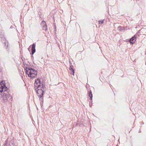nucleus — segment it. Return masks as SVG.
<instances>
[{"label":"nucleus","mask_w":146,"mask_h":146,"mask_svg":"<svg viewBox=\"0 0 146 146\" xmlns=\"http://www.w3.org/2000/svg\"><path fill=\"white\" fill-rule=\"evenodd\" d=\"M34 86L35 90L38 89L36 91L37 94L38 96L40 98V100L42 101L45 85L43 84V82L41 81L39 79L37 78L35 80Z\"/></svg>","instance_id":"1"},{"label":"nucleus","mask_w":146,"mask_h":146,"mask_svg":"<svg viewBox=\"0 0 146 146\" xmlns=\"http://www.w3.org/2000/svg\"><path fill=\"white\" fill-rule=\"evenodd\" d=\"M5 83L3 81H2L0 85V92H4L2 93V97L4 101H7L11 102L12 101V98L11 96L7 92H5V91H6L8 89L7 87L6 86Z\"/></svg>","instance_id":"2"},{"label":"nucleus","mask_w":146,"mask_h":146,"mask_svg":"<svg viewBox=\"0 0 146 146\" xmlns=\"http://www.w3.org/2000/svg\"><path fill=\"white\" fill-rule=\"evenodd\" d=\"M25 70L28 77L32 79L36 78L37 74V70L30 67H26Z\"/></svg>","instance_id":"3"},{"label":"nucleus","mask_w":146,"mask_h":146,"mask_svg":"<svg viewBox=\"0 0 146 146\" xmlns=\"http://www.w3.org/2000/svg\"><path fill=\"white\" fill-rule=\"evenodd\" d=\"M41 25L42 26L43 30L46 31L47 30V26L46 22L44 21H42L41 23Z\"/></svg>","instance_id":"4"},{"label":"nucleus","mask_w":146,"mask_h":146,"mask_svg":"<svg viewBox=\"0 0 146 146\" xmlns=\"http://www.w3.org/2000/svg\"><path fill=\"white\" fill-rule=\"evenodd\" d=\"M35 46L36 45L35 44H33L32 45V46L31 47V54H33L35 52Z\"/></svg>","instance_id":"5"},{"label":"nucleus","mask_w":146,"mask_h":146,"mask_svg":"<svg viewBox=\"0 0 146 146\" xmlns=\"http://www.w3.org/2000/svg\"><path fill=\"white\" fill-rule=\"evenodd\" d=\"M136 39L135 35H134L133 37L131 38L129 40V42L131 44H133L134 42Z\"/></svg>","instance_id":"6"},{"label":"nucleus","mask_w":146,"mask_h":146,"mask_svg":"<svg viewBox=\"0 0 146 146\" xmlns=\"http://www.w3.org/2000/svg\"><path fill=\"white\" fill-rule=\"evenodd\" d=\"M5 47L6 49H7V47H8V42L7 41H5L4 42Z\"/></svg>","instance_id":"7"},{"label":"nucleus","mask_w":146,"mask_h":146,"mask_svg":"<svg viewBox=\"0 0 146 146\" xmlns=\"http://www.w3.org/2000/svg\"><path fill=\"white\" fill-rule=\"evenodd\" d=\"M88 96L90 97V99L92 100V94L91 91H90L88 94Z\"/></svg>","instance_id":"8"},{"label":"nucleus","mask_w":146,"mask_h":146,"mask_svg":"<svg viewBox=\"0 0 146 146\" xmlns=\"http://www.w3.org/2000/svg\"><path fill=\"white\" fill-rule=\"evenodd\" d=\"M118 29L119 31H120L123 30V28L121 26H119L118 27Z\"/></svg>","instance_id":"9"},{"label":"nucleus","mask_w":146,"mask_h":146,"mask_svg":"<svg viewBox=\"0 0 146 146\" xmlns=\"http://www.w3.org/2000/svg\"><path fill=\"white\" fill-rule=\"evenodd\" d=\"M70 71H71V72H70V74H71L73 75H74V69H72Z\"/></svg>","instance_id":"10"},{"label":"nucleus","mask_w":146,"mask_h":146,"mask_svg":"<svg viewBox=\"0 0 146 146\" xmlns=\"http://www.w3.org/2000/svg\"><path fill=\"white\" fill-rule=\"evenodd\" d=\"M73 67H74V66H73L71 65H70V68H69V69L70 70H72V69H73Z\"/></svg>","instance_id":"11"},{"label":"nucleus","mask_w":146,"mask_h":146,"mask_svg":"<svg viewBox=\"0 0 146 146\" xmlns=\"http://www.w3.org/2000/svg\"><path fill=\"white\" fill-rule=\"evenodd\" d=\"M9 146H14V145L12 142H11L10 143Z\"/></svg>","instance_id":"12"},{"label":"nucleus","mask_w":146,"mask_h":146,"mask_svg":"<svg viewBox=\"0 0 146 146\" xmlns=\"http://www.w3.org/2000/svg\"><path fill=\"white\" fill-rule=\"evenodd\" d=\"M104 20H100V21H99V23H101V24H103L104 23Z\"/></svg>","instance_id":"13"},{"label":"nucleus","mask_w":146,"mask_h":146,"mask_svg":"<svg viewBox=\"0 0 146 146\" xmlns=\"http://www.w3.org/2000/svg\"><path fill=\"white\" fill-rule=\"evenodd\" d=\"M3 36H2V37H1V38H3V39H4V40H5V38H4V37H3Z\"/></svg>","instance_id":"14"},{"label":"nucleus","mask_w":146,"mask_h":146,"mask_svg":"<svg viewBox=\"0 0 146 146\" xmlns=\"http://www.w3.org/2000/svg\"><path fill=\"white\" fill-rule=\"evenodd\" d=\"M30 46H29V48H28V50H29V51H30V50H29V49L30 48Z\"/></svg>","instance_id":"15"},{"label":"nucleus","mask_w":146,"mask_h":146,"mask_svg":"<svg viewBox=\"0 0 146 146\" xmlns=\"http://www.w3.org/2000/svg\"><path fill=\"white\" fill-rule=\"evenodd\" d=\"M3 146H7V145L5 144V145Z\"/></svg>","instance_id":"16"},{"label":"nucleus","mask_w":146,"mask_h":146,"mask_svg":"<svg viewBox=\"0 0 146 146\" xmlns=\"http://www.w3.org/2000/svg\"><path fill=\"white\" fill-rule=\"evenodd\" d=\"M145 65H146V62H145Z\"/></svg>","instance_id":"17"}]
</instances>
